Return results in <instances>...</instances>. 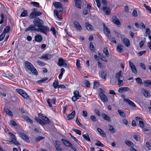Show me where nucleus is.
<instances>
[{
	"label": "nucleus",
	"instance_id": "obj_1",
	"mask_svg": "<svg viewBox=\"0 0 151 151\" xmlns=\"http://www.w3.org/2000/svg\"><path fill=\"white\" fill-rule=\"evenodd\" d=\"M8 134H9L10 137L7 141L10 144H13L15 145H20L19 142L17 140L16 136L14 134L10 132H9Z\"/></svg>",
	"mask_w": 151,
	"mask_h": 151
},
{
	"label": "nucleus",
	"instance_id": "obj_2",
	"mask_svg": "<svg viewBox=\"0 0 151 151\" xmlns=\"http://www.w3.org/2000/svg\"><path fill=\"white\" fill-rule=\"evenodd\" d=\"M26 66L34 74L37 75L38 72L33 65L30 62L26 61L24 63Z\"/></svg>",
	"mask_w": 151,
	"mask_h": 151
},
{
	"label": "nucleus",
	"instance_id": "obj_3",
	"mask_svg": "<svg viewBox=\"0 0 151 151\" xmlns=\"http://www.w3.org/2000/svg\"><path fill=\"white\" fill-rule=\"evenodd\" d=\"M37 9L34 8L32 9V12L29 15V17L31 19H34L36 17L41 15L42 13L41 12L37 11Z\"/></svg>",
	"mask_w": 151,
	"mask_h": 151
},
{
	"label": "nucleus",
	"instance_id": "obj_4",
	"mask_svg": "<svg viewBox=\"0 0 151 151\" xmlns=\"http://www.w3.org/2000/svg\"><path fill=\"white\" fill-rule=\"evenodd\" d=\"M58 65L60 66H63L64 67H68L69 66V63L66 60H64L62 58H60L57 63Z\"/></svg>",
	"mask_w": 151,
	"mask_h": 151
},
{
	"label": "nucleus",
	"instance_id": "obj_5",
	"mask_svg": "<svg viewBox=\"0 0 151 151\" xmlns=\"http://www.w3.org/2000/svg\"><path fill=\"white\" fill-rule=\"evenodd\" d=\"M33 23L36 27H41L44 25L42 20L38 17L35 18L33 20Z\"/></svg>",
	"mask_w": 151,
	"mask_h": 151
},
{
	"label": "nucleus",
	"instance_id": "obj_6",
	"mask_svg": "<svg viewBox=\"0 0 151 151\" xmlns=\"http://www.w3.org/2000/svg\"><path fill=\"white\" fill-rule=\"evenodd\" d=\"M73 94L74 95L72 97V99L74 101H76L81 97V96L79 94V92L77 90H75L74 91Z\"/></svg>",
	"mask_w": 151,
	"mask_h": 151
},
{
	"label": "nucleus",
	"instance_id": "obj_7",
	"mask_svg": "<svg viewBox=\"0 0 151 151\" xmlns=\"http://www.w3.org/2000/svg\"><path fill=\"white\" fill-rule=\"evenodd\" d=\"M40 32L47 35V32L49 31V29L47 26H43L40 27Z\"/></svg>",
	"mask_w": 151,
	"mask_h": 151
},
{
	"label": "nucleus",
	"instance_id": "obj_8",
	"mask_svg": "<svg viewBox=\"0 0 151 151\" xmlns=\"http://www.w3.org/2000/svg\"><path fill=\"white\" fill-rule=\"evenodd\" d=\"M19 134L20 137L25 140L27 142H29V140L28 137L24 134L22 133L19 132Z\"/></svg>",
	"mask_w": 151,
	"mask_h": 151
},
{
	"label": "nucleus",
	"instance_id": "obj_9",
	"mask_svg": "<svg viewBox=\"0 0 151 151\" xmlns=\"http://www.w3.org/2000/svg\"><path fill=\"white\" fill-rule=\"evenodd\" d=\"M123 101H126L127 103L129 105L131 106L134 107H136V105L135 104H134V103L132 101L130 100L129 99H124Z\"/></svg>",
	"mask_w": 151,
	"mask_h": 151
},
{
	"label": "nucleus",
	"instance_id": "obj_10",
	"mask_svg": "<svg viewBox=\"0 0 151 151\" xmlns=\"http://www.w3.org/2000/svg\"><path fill=\"white\" fill-rule=\"evenodd\" d=\"M129 65L130 67L131 68L132 71L135 74H136L137 73V71L136 68L135 66L132 63H131L130 61H129Z\"/></svg>",
	"mask_w": 151,
	"mask_h": 151
},
{
	"label": "nucleus",
	"instance_id": "obj_11",
	"mask_svg": "<svg viewBox=\"0 0 151 151\" xmlns=\"http://www.w3.org/2000/svg\"><path fill=\"white\" fill-rule=\"evenodd\" d=\"M35 41L38 42H40L42 40V36L38 34L36 35L35 36Z\"/></svg>",
	"mask_w": 151,
	"mask_h": 151
},
{
	"label": "nucleus",
	"instance_id": "obj_12",
	"mask_svg": "<svg viewBox=\"0 0 151 151\" xmlns=\"http://www.w3.org/2000/svg\"><path fill=\"white\" fill-rule=\"evenodd\" d=\"M113 22L117 25H120L121 24L119 19L116 17H113L112 18Z\"/></svg>",
	"mask_w": 151,
	"mask_h": 151
},
{
	"label": "nucleus",
	"instance_id": "obj_13",
	"mask_svg": "<svg viewBox=\"0 0 151 151\" xmlns=\"http://www.w3.org/2000/svg\"><path fill=\"white\" fill-rule=\"evenodd\" d=\"M74 25L78 30L79 31L81 30L82 28L81 25L79 23L77 22H74Z\"/></svg>",
	"mask_w": 151,
	"mask_h": 151
},
{
	"label": "nucleus",
	"instance_id": "obj_14",
	"mask_svg": "<svg viewBox=\"0 0 151 151\" xmlns=\"http://www.w3.org/2000/svg\"><path fill=\"white\" fill-rule=\"evenodd\" d=\"M100 96L101 98V100L103 102H106L108 101L107 97L106 96L104 93H101L100 95Z\"/></svg>",
	"mask_w": 151,
	"mask_h": 151
},
{
	"label": "nucleus",
	"instance_id": "obj_15",
	"mask_svg": "<svg viewBox=\"0 0 151 151\" xmlns=\"http://www.w3.org/2000/svg\"><path fill=\"white\" fill-rule=\"evenodd\" d=\"M75 114V110L73 111L71 114L68 115L67 116V119L69 120L72 119L74 117Z\"/></svg>",
	"mask_w": 151,
	"mask_h": 151
},
{
	"label": "nucleus",
	"instance_id": "obj_16",
	"mask_svg": "<svg viewBox=\"0 0 151 151\" xmlns=\"http://www.w3.org/2000/svg\"><path fill=\"white\" fill-rule=\"evenodd\" d=\"M75 4V6L76 7L81 9V0H74Z\"/></svg>",
	"mask_w": 151,
	"mask_h": 151
},
{
	"label": "nucleus",
	"instance_id": "obj_17",
	"mask_svg": "<svg viewBox=\"0 0 151 151\" xmlns=\"http://www.w3.org/2000/svg\"><path fill=\"white\" fill-rule=\"evenodd\" d=\"M103 118L105 120H107L109 122H111V121L110 118L105 114L103 113L102 114Z\"/></svg>",
	"mask_w": 151,
	"mask_h": 151
},
{
	"label": "nucleus",
	"instance_id": "obj_18",
	"mask_svg": "<svg viewBox=\"0 0 151 151\" xmlns=\"http://www.w3.org/2000/svg\"><path fill=\"white\" fill-rule=\"evenodd\" d=\"M62 141L63 143L66 146L68 147H70L71 144L69 141L64 139H62Z\"/></svg>",
	"mask_w": 151,
	"mask_h": 151
},
{
	"label": "nucleus",
	"instance_id": "obj_19",
	"mask_svg": "<svg viewBox=\"0 0 151 151\" xmlns=\"http://www.w3.org/2000/svg\"><path fill=\"white\" fill-rule=\"evenodd\" d=\"M142 91L144 95L146 97L148 98L150 97V93L146 89L144 88L142 89Z\"/></svg>",
	"mask_w": 151,
	"mask_h": 151
},
{
	"label": "nucleus",
	"instance_id": "obj_20",
	"mask_svg": "<svg viewBox=\"0 0 151 151\" xmlns=\"http://www.w3.org/2000/svg\"><path fill=\"white\" fill-rule=\"evenodd\" d=\"M122 41L123 42L124 45L127 47H129L130 45L129 41L128 39L127 38H123L122 40Z\"/></svg>",
	"mask_w": 151,
	"mask_h": 151
},
{
	"label": "nucleus",
	"instance_id": "obj_21",
	"mask_svg": "<svg viewBox=\"0 0 151 151\" xmlns=\"http://www.w3.org/2000/svg\"><path fill=\"white\" fill-rule=\"evenodd\" d=\"M85 25L87 29L89 31H91L93 29V27L92 25L88 22L85 23Z\"/></svg>",
	"mask_w": 151,
	"mask_h": 151
},
{
	"label": "nucleus",
	"instance_id": "obj_22",
	"mask_svg": "<svg viewBox=\"0 0 151 151\" xmlns=\"http://www.w3.org/2000/svg\"><path fill=\"white\" fill-rule=\"evenodd\" d=\"M36 27L35 26L34 24H31L29 26L25 29V31L27 32L29 31H33L34 28Z\"/></svg>",
	"mask_w": 151,
	"mask_h": 151
},
{
	"label": "nucleus",
	"instance_id": "obj_23",
	"mask_svg": "<svg viewBox=\"0 0 151 151\" xmlns=\"http://www.w3.org/2000/svg\"><path fill=\"white\" fill-rule=\"evenodd\" d=\"M51 58V55L47 54L42 56L40 58L41 59H45L46 60L50 59Z\"/></svg>",
	"mask_w": 151,
	"mask_h": 151
},
{
	"label": "nucleus",
	"instance_id": "obj_24",
	"mask_svg": "<svg viewBox=\"0 0 151 151\" xmlns=\"http://www.w3.org/2000/svg\"><path fill=\"white\" fill-rule=\"evenodd\" d=\"M117 50L119 52H123V46L119 44L117 47Z\"/></svg>",
	"mask_w": 151,
	"mask_h": 151
},
{
	"label": "nucleus",
	"instance_id": "obj_25",
	"mask_svg": "<svg viewBox=\"0 0 151 151\" xmlns=\"http://www.w3.org/2000/svg\"><path fill=\"white\" fill-rule=\"evenodd\" d=\"M125 143L129 147H132L134 146V144L132 142L128 140H126Z\"/></svg>",
	"mask_w": 151,
	"mask_h": 151
},
{
	"label": "nucleus",
	"instance_id": "obj_26",
	"mask_svg": "<svg viewBox=\"0 0 151 151\" xmlns=\"http://www.w3.org/2000/svg\"><path fill=\"white\" fill-rule=\"evenodd\" d=\"M103 10L107 14H109L110 13V12L111 11L110 9L109 8L107 7L106 6L104 7L103 8Z\"/></svg>",
	"mask_w": 151,
	"mask_h": 151
},
{
	"label": "nucleus",
	"instance_id": "obj_27",
	"mask_svg": "<svg viewBox=\"0 0 151 151\" xmlns=\"http://www.w3.org/2000/svg\"><path fill=\"white\" fill-rule=\"evenodd\" d=\"M97 130L103 137H106V133L101 129L98 128L97 129Z\"/></svg>",
	"mask_w": 151,
	"mask_h": 151
},
{
	"label": "nucleus",
	"instance_id": "obj_28",
	"mask_svg": "<svg viewBox=\"0 0 151 151\" xmlns=\"http://www.w3.org/2000/svg\"><path fill=\"white\" fill-rule=\"evenodd\" d=\"M4 111L6 114H8L9 115L12 116H13V114L12 112L11 111L9 110L7 108H4Z\"/></svg>",
	"mask_w": 151,
	"mask_h": 151
},
{
	"label": "nucleus",
	"instance_id": "obj_29",
	"mask_svg": "<svg viewBox=\"0 0 151 151\" xmlns=\"http://www.w3.org/2000/svg\"><path fill=\"white\" fill-rule=\"evenodd\" d=\"M122 71L120 70L118 73H117L115 75V78L117 80H119L122 77Z\"/></svg>",
	"mask_w": 151,
	"mask_h": 151
},
{
	"label": "nucleus",
	"instance_id": "obj_30",
	"mask_svg": "<svg viewBox=\"0 0 151 151\" xmlns=\"http://www.w3.org/2000/svg\"><path fill=\"white\" fill-rule=\"evenodd\" d=\"M35 119L36 121L42 125H44L45 124V123L43 121L38 117H36Z\"/></svg>",
	"mask_w": 151,
	"mask_h": 151
},
{
	"label": "nucleus",
	"instance_id": "obj_31",
	"mask_svg": "<svg viewBox=\"0 0 151 151\" xmlns=\"http://www.w3.org/2000/svg\"><path fill=\"white\" fill-rule=\"evenodd\" d=\"M22 118L25 119V120L27 121V122H30L31 123H33V121L26 116H22Z\"/></svg>",
	"mask_w": 151,
	"mask_h": 151
},
{
	"label": "nucleus",
	"instance_id": "obj_32",
	"mask_svg": "<svg viewBox=\"0 0 151 151\" xmlns=\"http://www.w3.org/2000/svg\"><path fill=\"white\" fill-rule=\"evenodd\" d=\"M107 37L109 40L111 42L114 43L115 44H116V41L114 37H112L111 38V36L110 35H107Z\"/></svg>",
	"mask_w": 151,
	"mask_h": 151
},
{
	"label": "nucleus",
	"instance_id": "obj_33",
	"mask_svg": "<svg viewBox=\"0 0 151 151\" xmlns=\"http://www.w3.org/2000/svg\"><path fill=\"white\" fill-rule=\"evenodd\" d=\"M101 76L102 78L106 79V72L104 70H103L101 72Z\"/></svg>",
	"mask_w": 151,
	"mask_h": 151
},
{
	"label": "nucleus",
	"instance_id": "obj_34",
	"mask_svg": "<svg viewBox=\"0 0 151 151\" xmlns=\"http://www.w3.org/2000/svg\"><path fill=\"white\" fill-rule=\"evenodd\" d=\"M41 118L44 121L48 123H50V120L46 116H41Z\"/></svg>",
	"mask_w": 151,
	"mask_h": 151
},
{
	"label": "nucleus",
	"instance_id": "obj_35",
	"mask_svg": "<svg viewBox=\"0 0 151 151\" xmlns=\"http://www.w3.org/2000/svg\"><path fill=\"white\" fill-rule=\"evenodd\" d=\"M104 31L105 33V34L106 35V36L107 35H109V34L110 33V31L109 29L106 27L105 26V25H104Z\"/></svg>",
	"mask_w": 151,
	"mask_h": 151
},
{
	"label": "nucleus",
	"instance_id": "obj_36",
	"mask_svg": "<svg viewBox=\"0 0 151 151\" xmlns=\"http://www.w3.org/2000/svg\"><path fill=\"white\" fill-rule=\"evenodd\" d=\"M48 79V78L47 77H45L44 78H42V79L38 81H37V83L40 84L41 83H42L46 81Z\"/></svg>",
	"mask_w": 151,
	"mask_h": 151
},
{
	"label": "nucleus",
	"instance_id": "obj_37",
	"mask_svg": "<svg viewBox=\"0 0 151 151\" xmlns=\"http://www.w3.org/2000/svg\"><path fill=\"white\" fill-rule=\"evenodd\" d=\"M53 4L56 8H59L62 5L59 2H55L53 3Z\"/></svg>",
	"mask_w": 151,
	"mask_h": 151
},
{
	"label": "nucleus",
	"instance_id": "obj_38",
	"mask_svg": "<svg viewBox=\"0 0 151 151\" xmlns=\"http://www.w3.org/2000/svg\"><path fill=\"white\" fill-rule=\"evenodd\" d=\"M103 52H104L106 57H108L109 55V52L107 48V47H104L103 50Z\"/></svg>",
	"mask_w": 151,
	"mask_h": 151
},
{
	"label": "nucleus",
	"instance_id": "obj_39",
	"mask_svg": "<svg viewBox=\"0 0 151 151\" xmlns=\"http://www.w3.org/2000/svg\"><path fill=\"white\" fill-rule=\"evenodd\" d=\"M144 83L145 86H148L150 85L151 86V80H147L145 81H144Z\"/></svg>",
	"mask_w": 151,
	"mask_h": 151
},
{
	"label": "nucleus",
	"instance_id": "obj_40",
	"mask_svg": "<svg viewBox=\"0 0 151 151\" xmlns=\"http://www.w3.org/2000/svg\"><path fill=\"white\" fill-rule=\"evenodd\" d=\"M83 138L85 139L86 140L88 141H90L91 140L89 138V136L88 134H86L82 135Z\"/></svg>",
	"mask_w": 151,
	"mask_h": 151
},
{
	"label": "nucleus",
	"instance_id": "obj_41",
	"mask_svg": "<svg viewBox=\"0 0 151 151\" xmlns=\"http://www.w3.org/2000/svg\"><path fill=\"white\" fill-rule=\"evenodd\" d=\"M23 98H24L28 99H29V96L28 95V94L25 92L24 91V92L23 93H22V94L21 95Z\"/></svg>",
	"mask_w": 151,
	"mask_h": 151
},
{
	"label": "nucleus",
	"instance_id": "obj_42",
	"mask_svg": "<svg viewBox=\"0 0 151 151\" xmlns=\"http://www.w3.org/2000/svg\"><path fill=\"white\" fill-rule=\"evenodd\" d=\"M54 145L57 150L60 148V144L59 143V142L56 140L55 141V143Z\"/></svg>",
	"mask_w": 151,
	"mask_h": 151
},
{
	"label": "nucleus",
	"instance_id": "obj_43",
	"mask_svg": "<svg viewBox=\"0 0 151 151\" xmlns=\"http://www.w3.org/2000/svg\"><path fill=\"white\" fill-rule=\"evenodd\" d=\"M117 111L120 116H122L123 117H125L126 114H124V112L121 111L119 109H117Z\"/></svg>",
	"mask_w": 151,
	"mask_h": 151
},
{
	"label": "nucleus",
	"instance_id": "obj_44",
	"mask_svg": "<svg viewBox=\"0 0 151 151\" xmlns=\"http://www.w3.org/2000/svg\"><path fill=\"white\" fill-rule=\"evenodd\" d=\"M58 84V81L55 80L53 83V86L55 89H56L57 87L58 88V86L59 85Z\"/></svg>",
	"mask_w": 151,
	"mask_h": 151
},
{
	"label": "nucleus",
	"instance_id": "obj_45",
	"mask_svg": "<svg viewBox=\"0 0 151 151\" xmlns=\"http://www.w3.org/2000/svg\"><path fill=\"white\" fill-rule=\"evenodd\" d=\"M10 29V27L9 26H6L5 27L3 32L5 34L8 33Z\"/></svg>",
	"mask_w": 151,
	"mask_h": 151
},
{
	"label": "nucleus",
	"instance_id": "obj_46",
	"mask_svg": "<svg viewBox=\"0 0 151 151\" xmlns=\"http://www.w3.org/2000/svg\"><path fill=\"white\" fill-rule=\"evenodd\" d=\"M90 48L91 50L93 52H94L95 50V47L92 42L90 43Z\"/></svg>",
	"mask_w": 151,
	"mask_h": 151
},
{
	"label": "nucleus",
	"instance_id": "obj_47",
	"mask_svg": "<svg viewBox=\"0 0 151 151\" xmlns=\"http://www.w3.org/2000/svg\"><path fill=\"white\" fill-rule=\"evenodd\" d=\"M108 126L109 127V130L111 132L114 133V129L113 127L110 124H108Z\"/></svg>",
	"mask_w": 151,
	"mask_h": 151
},
{
	"label": "nucleus",
	"instance_id": "obj_48",
	"mask_svg": "<svg viewBox=\"0 0 151 151\" xmlns=\"http://www.w3.org/2000/svg\"><path fill=\"white\" fill-rule=\"evenodd\" d=\"M30 4L34 6L37 7H39V3L36 2H32Z\"/></svg>",
	"mask_w": 151,
	"mask_h": 151
},
{
	"label": "nucleus",
	"instance_id": "obj_49",
	"mask_svg": "<svg viewBox=\"0 0 151 151\" xmlns=\"http://www.w3.org/2000/svg\"><path fill=\"white\" fill-rule=\"evenodd\" d=\"M44 138V137H43L38 136L36 138L35 141L36 142H38L40 141L41 140L43 139Z\"/></svg>",
	"mask_w": 151,
	"mask_h": 151
},
{
	"label": "nucleus",
	"instance_id": "obj_50",
	"mask_svg": "<svg viewBox=\"0 0 151 151\" xmlns=\"http://www.w3.org/2000/svg\"><path fill=\"white\" fill-rule=\"evenodd\" d=\"M24 91L21 89L17 88L16 89V92L21 95L22 94L23 92H24Z\"/></svg>",
	"mask_w": 151,
	"mask_h": 151
},
{
	"label": "nucleus",
	"instance_id": "obj_51",
	"mask_svg": "<svg viewBox=\"0 0 151 151\" xmlns=\"http://www.w3.org/2000/svg\"><path fill=\"white\" fill-rule=\"evenodd\" d=\"M144 6L147 10L150 13H151V8L149 6H147L145 4H144Z\"/></svg>",
	"mask_w": 151,
	"mask_h": 151
},
{
	"label": "nucleus",
	"instance_id": "obj_52",
	"mask_svg": "<svg viewBox=\"0 0 151 151\" xmlns=\"http://www.w3.org/2000/svg\"><path fill=\"white\" fill-rule=\"evenodd\" d=\"M90 119L93 122H96L97 120L96 116L94 115H91Z\"/></svg>",
	"mask_w": 151,
	"mask_h": 151
},
{
	"label": "nucleus",
	"instance_id": "obj_53",
	"mask_svg": "<svg viewBox=\"0 0 151 151\" xmlns=\"http://www.w3.org/2000/svg\"><path fill=\"white\" fill-rule=\"evenodd\" d=\"M27 10H24L21 14V17L27 16Z\"/></svg>",
	"mask_w": 151,
	"mask_h": 151
},
{
	"label": "nucleus",
	"instance_id": "obj_54",
	"mask_svg": "<svg viewBox=\"0 0 151 151\" xmlns=\"http://www.w3.org/2000/svg\"><path fill=\"white\" fill-rule=\"evenodd\" d=\"M139 123L140 127L143 128L144 126V122L142 121L139 120Z\"/></svg>",
	"mask_w": 151,
	"mask_h": 151
},
{
	"label": "nucleus",
	"instance_id": "obj_55",
	"mask_svg": "<svg viewBox=\"0 0 151 151\" xmlns=\"http://www.w3.org/2000/svg\"><path fill=\"white\" fill-rule=\"evenodd\" d=\"M137 83L139 84L142 83V79L139 78H137L135 79Z\"/></svg>",
	"mask_w": 151,
	"mask_h": 151
},
{
	"label": "nucleus",
	"instance_id": "obj_56",
	"mask_svg": "<svg viewBox=\"0 0 151 151\" xmlns=\"http://www.w3.org/2000/svg\"><path fill=\"white\" fill-rule=\"evenodd\" d=\"M73 130L75 132L76 134L79 135H81V133L80 130L75 129H73Z\"/></svg>",
	"mask_w": 151,
	"mask_h": 151
},
{
	"label": "nucleus",
	"instance_id": "obj_57",
	"mask_svg": "<svg viewBox=\"0 0 151 151\" xmlns=\"http://www.w3.org/2000/svg\"><path fill=\"white\" fill-rule=\"evenodd\" d=\"M97 142H98V143H96L95 144V145L96 146H101V147H103L104 146V145L103 144H102L100 142L99 140H97Z\"/></svg>",
	"mask_w": 151,
	"mask_h": 151
},
{
	"label": "nucleus",
	"instance_id": "obj_58",
	"mask_svg": "<svg viewBox=\"0 0 151 151\" xmlns=\"http://www.w3.org/2000/svg\"><path fill=\"white\" fill-rule=\"evenodd\" d=\"M132 15L133 17H136L137 16V11L135 10H133L132 12Z\"/></svg>",
	"mask_w": 151,
	"mask_h": 151
},
{
	"label": "nucleus",
	"instance_id": "obj_59",
	"mask_svg": "<svg viewBox=\"0 0 151 151\" xmlns=\"http://www.w3.org/2000/svg\"><path fill=\"white\" fill-rule=\"evenodd\" d=\"M84 83V84L87 87H89L90 86V84L89 81L87 80H85Z\"/></svg>",
	"mask_w": 151,
	"mask_h": 151
},
{
	"label": "nucleus",
	"instance_id": "obj_60",
	"mask_svg": "<svg viewBox=\"0 0 151 151\" xmlns=\"http://www.w3.org/2000/svg\"><path fill=\"white\" fill-rule=\"evenodd\" d=\"M80 60L79 59L76 60V65L78 68H81L80 64Z\"/></svg>",
	"mask_w": 151,
	"mask_h": 151
},
{
	"label": "nucleus",
	"instance_id": "obj_61",
	"mask_svg": "<svg viewBox=\"0 0 151 151\" xmlns=\"http://www.w3.org/2000/svg\"><path fill=\"white\" fill-rule=\"evenodd\" d=\"M6 78H9L10 79H12L14 78V77L13 74L11 73H9L8 75V77L6 76Z\"/></svg>",
	"mask_w": 151,
	"mask_h": 151
},
{
	"label": "nucleus",
	"instance_id": "obj_62",
	"mask_svg": "<svg viewBox=\"0 0 151 151\" xmlns=\"http://www.w3.org/2000/svg\"><path fill=\"white\" fill-rule=\"evenodd\" d=\"M47 102L48 103L49 106L50 107H52V100L50 99H48L47 100Z\"/></svg>",
	"mask_w": 151,
	"mask_h": 151
},
{
	"label": "nucleus",
	"instance_id": "obj_63",
	"mask_svg": "<svg viewBox=\"0 0 151 151\" xmlns=\"http://www.w3.org/2000/svg\"><path fill=\"white\" fill-rule=\"evenodd\" d=\"M146 145L147 147L148 148V150H151V146L150 144V143L149 142H146Z\"/></svg>",
	"mask_w": 151,
	"mask_h": 151
},
{
	"label": "nucleus",
	"instance_id": "obj_64",
	"mask_svg": "<svg viewBox=\"0 0 151 151\" xmlns=\"http://www.w3.org/2000/svg\"><path fill=\"white\" fill-rule=\"evenodd\" d=\"M95 114L97 115L98 116H100V114L99 112L98 109H95L94 111Z\"/></svg>",
	"mask_w": 151,
	"mask_h": 151
}]
</instances>
